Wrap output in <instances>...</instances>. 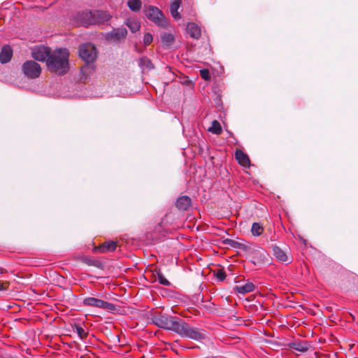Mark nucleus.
Here are the masks:
<instances>
[{"mask_svg": "<svg viewBox=\"0 0 358 358\" xmlns=\"http://www.w3.org/2000/svg\"><path fill=\"white\" fill-rule=\"evenodd\" d=\"M273 254L274 257L281 262H287L289 261L287 252L282 250L277 245H272Z\"/></svg>", "mask_w": 358, "mask_h": 358, "instance_id": "10", "label": "nucleus"}, {"mask_svg": "<svg viewBox=\"0 0 358 358\" xmlns=\"http://www.w3.org/2000/svg\"><path fill=\"white\" fill-rule=\"evenodd\" d=\"M255 254L259 258V260L263 261L266 256V252L263 249L257 250L255 252Z\"/></svg>", "mask_w": 358, "mask_h": 358, "instance_id": "30", "label": "nucleus"}, {"mask_svg": "<svg viewBox=\"0 0 358 358\" xmlns=\"http://www.w3.org/2000/svg\"><path fill=\"white\" fill-rule=\"evenodd\" d=\"M73 23L78 26L88 27L94 24L93 20V11H81L78 12L73 17Z\"/></svg>", "mask_w": 358, "mask_h": 358, "instance_id": "7", "label": "nucleus"}, {"mask_svg": "<svg viewBox=\"0 0 358 358\" xmlns=\"http://www.w3.org/2000/svg\"><path fill=\"white\" fill-rule=\"evenodd\" d=\"M126 24L133 33L138 31L141 27L140 23L137 20L133 19H129L127 21Z\"/></svg>", "mask_w": 358, "mask_h": 358, "instance_id": "22", "label": "nucleus"}, {"mask_svg": "<svg viewBox=\"0 0 358 358\" xmlns=\"http://www.w3.org/2000/svg\"><path fill=\"white\" fill-rule=\"evenodd\" d=\"M161 39L164 45L170 46L173 43L175 38L172 34L165 32L162 35Z\"/></svg>", "mask_w": 358, "mask_h": 358, "instance_id": "21", "label": "nucleus"}, {"mask_svg": "<svg viewBox=\"0 0 358 358\" xmlns=\"http://www.w3.org/2000/svg\"><path fill=\"white\" fill-rule=\"evenodd\" d=\"M181 0H175L173 1L170 6V12L172 17L175 20L180 19L181 16L180 13L178 12V9L180 7Z\"/></svg>", "mask_w": 358, "mask_h": 358, "instance_id": "17", "label": "nucleus"}, {"mask_svg": "<svg viewBox=\"0 0 358 358\" xmlns=\"http://www.w3.org/2000/svg\"><path fill=\"white\" fill-rule=\"evenodd\" d=\"M69 52L66 48L51 51L46 63L47 67L50 71L57 75H64L69 69Z\"/></svg>", "mask_w": 358, "mask_h": 358, "instance_id": "2", "label": "nucleus"}, {"mask_svg": "<svg viewBox=\"0 0 358 358\" xmlns=\"http://www.w3.org/2000/svg\"><path fill=\"white\" fill-rule=\"evenodd\" d=\"M153 40V37L151 34L147 33L143 36V43L145 46L149 45Z\"/></svg>", "mask_w": 358, "mask_h": 358, "instance_id": "28", "label": "nucleus"}, {"mask_svg": "<svg viewBox=\"0 0 358 358\" xmlns=\"http://www.w3.org/2000/svg\"><path fill=\"white\" fill-rule=\"evenodd\" d=\"M117 243L115 241H107L103 243L100 247L99 250L101 252L105 253L108 252L114 251L116 249Z\"/></svg>", "mask_w": 358, "mask_h": 358, "instance_id": "18", "label": "nucleus"}, {"mask_svg": "<svg viewBox=\"0 0 358 358\" xmlns=\"http://www.w3.org/2000/svg\"><path fill=\"white\" fill-rule=\"evenodd\" d=\"M13 51L9 45L3 46L0 52V62L2 64L8 62L11 59Z\"/></svg>", "mask_w": 358, "mask_h": 358, "instance_id": "14", "label": "nucleus"}, {"mask_svg": "<svg viewBox=\"0 0 358 358\" xmlns=\"http://www.w3.org/2000/svg\"><path fill=\"white\" fill-rule=\"evenodd\" d=\"M310 347V344L306 341L294 342L292 344V348L299 352H305Z\"/></svg>", "mask_w": 358, "mask_h": 358, "instance_id": "19", "label": "nucleus"}, {"mask_svg": "<svg viewBox=\"0 0 358 358\" xmlns=\"http://www.w3.org/2000/svg\"><path fill=\"white\" fill-rule=\"evenodd\" d=\"M80 57L87 63L93 62L97 56L96 48L92 43H85L80 46Z\"/></svg>", "mask_w": 358, "mask_h": 358, "instance_id": "6", "label": "nucleus"}, {"mask_svg": "<svg viewBox=\"0 0 358 358\" xmlns=\"http://www.w3.org/2000/svg\"><path fill=\"white\" fill-rule=\"evenodd\" d=\"M264 231V227L262 224L257 222L252 224L251 227V233L255 236H260Z\"/></svg>", "mask_w": 358, "mask_h": 358, "instance_id": "24", "label": "nucleus"}, {"mask_svg": "<svg viewBox=\"0 0 358 358\" xmlns=\"http://www.w3.org/2000/svg\"><path fill=\"white\" fill-rule=\"evenodd\" d=\"M7 289V287L4 285V283L0 281V291Z\"/></svg>", "mask_w": 358, "mask_h": 358, "instance_id": "33", "label": "nucleus"}, {"mask_svg": "<svg viewBox=\"0 0 358 358\" xmlns=\"http://www.w3.org/2000/svg\"><path fill=\"white\" fill-rule=\"evenodd\" d=\"M127 31L124 27H120L113 29L111 32L107 33L106 38L108 41L116 42L126 37Z\"/></svg>", "mask_w": 358, "mask_h": 358, "instance_id": "9", "label": "nucleus"}, {"mask_svg": "<svg viewBox=\"0 0 358 358\" xmlns=\"http://www.w3.org/2000/svg\"><path fill=\"white\" fill-rule=\"evenodd\" d=\"M75 329H76V331L78 334V336L81 339H84L85 338L87 337V334L85 332L84 329L82 327H80V325H76Z\"/></svg>", "mask_w": 358, "mask_h": 358, "instance_id": "26", "label": "nucleus"}, {"mask_svg": "<svg viewBox=\"0 0 358 358\" xmlns=\"http://www.w3.org/2000/svg\"><path fill=\"white\" fill-rule=\"evenodd\" d=\"M153 322L160 328L171 330L182 336L192 339L199 340L203 336L201 333L192 329L187 323L180 318L161 315L155 317Z\"/></svg>", "mask_w": 358, "mask_h": 358, "instance_id": "1", "label": "nucleus"}, {"mask_svg": "<svg viewBox=\"0 0 358 358\" xmlns=\"http://www.w3.org/2000/svg\"><path fill=\"white\" fill-rule=\"evenodd\" d=\"M208 130L217 135L220 134L222 131L220 123L217 120L213 121L211 127H210Z\"/></svg>", "mask_w": 358, "mask_h": 358, "instance_id": "23", "label": "nucleus"}, {"mask_svg": "<svg viewBox=\"0 0 358 358\" xmlns=\"http://www.w3.org/2000/svg\"><path fill=\"white\" fill-rule=\"evenodd\" d=\"M235 157L241 166H248L250 165V159L248 156L242 150H237L235 152Z\"/></svg>", "mask_w": 358, "mask_h": 358, "instance_id": "16", "label": "nucleus"}, {"mask_svg": "<svg viewBox=\"0 0 358 358\" xmlns=\"http://www.w3.org/2000/svg\"><path fill=\"white\" fill-rule=\"evenodd\" d=\"M127 5L132 11L137 12L141 9L142 3L141 0H129Z\"/></svg>", "mask_w": 358, "mask_h": 358, "instance_id": "25", "label": "nucleus"}, {"mask_svg": "<svg viewBox=\"0 0 358 358\" xmlns=\"http://www.w3.org/2000/svg\"><path fill=\"white\" fill-rule=\"evenodd\" d=\"M224 243L230 245L231 247H236V245H238L236 241L231 239H226Z\"/></svg>", "mask_w": 358, "mask_h": 358, "instance_id": "32", "label": "nucleus"}, {"mask_svg": "<svg viewBox=\"0 0 358 358\" xmlns=\"http://www.w3.org/2000/svg\"><path fill=\"white\" fill-rule=\"evenodd\" d=\"M192 200L187 196H180L176 203V208L180 210H187L191 206Z\"/></svg>", "mask_w": 358, "mask_h": 358, "instance_id": "12", "label": "nucleus"}, {"mask_svg": "<svg viewBox=\"0 0 358 358\" xmlns=\"http://www.w3.org/2000/svg\"><path fill=\"white\" fill-rule=\"evenodd\" d=\"M187 32L193 38L198 39L201 34L200 27L195 23L191 22L187 24Z\"/></svg>", "mask_w": 358, "mask_h": 358, "instance_id": "13", "label": "nucleus"}, {"mask_svg": "<svg viewBox=\"0 0 358 358\" xmlns=\"http://www.w3.org/2000/svg\"><path fill=\"white\" fill-rule=\"evenodd\" d=\"M111 16L109 13L101 10L93 11V20L94 24H103L110 19Z\"/></svg>", "mask_w": 358, "mask_h": 358, "instance_id": "11", "label": "nucleus"}, {"mask_svg": "<svg viewBox=\"0 0 358 358\" xmlns=\"http://www.w3.org/2000/svg\"><path fill=\"white\" fill-rule=\"evenodd\" d=\"M255 287L252 282H248L243 285H237L234 288L235 292L244 294L254 291Z\"/></svg>", "mask_w": 358, "mask_h": 358, "instance_id": "15", "label": "nucleus"}, {"mask_svg": "<svg viewBox=\"0 0 358 358\" xmlns=\"http://www.w3.org/2000/svg\"><path fill=\"white\" fill-rule=\"evenodd\" d=\"M50 53L51 50L49 48L45 46H39L32 50L31 56L36 60L40 62H45L47 63Z\"/></svg>", "mask_w": 358, "mask_h": 358, "instance_id": "8", "label": "nucleus"}, {"mask_svg": "<svg viewBox=\"0 0 358 358\" xmlns=\"http://www.w3.org/2000/svg\"><path fill=\"white\" fill-rule=\"evenodd\" d=\"M22 70L24 75L31 79L38 78L41 73V66L33 60L25 62L22 66Z\"/></svg>", "mask_w": 358, "mask_h": 358, "instance_id": "5", "label": "nucleus"}, {"mask_svg": "<svg viewBox=\"0 0 358 358\" xmlns=\"http://www.w3.org/2000/svg\"><path fill=\"white\" fill-rule=\"evenodd\" d=\"M83 303L85 306L101 308L109 311H114L116 309L115 304L92 296L85 297Z\"/></svg>", "mask_w": 358, "mask_h": 358, "instance_id": "4", "label": "nucleus"}, {"mask_svg": "<svg viewBox=\"0 0 358 358\" xmlns=\"http://www.w3.org/2000/svg\"><path fill=\"white\" fill-rule=\"evenodd\" d=\"M200 76L205 80H208L210 78V72L208 69L200 70Z\"/></svg>", "mask_w": 358, "mask_h": 358, "instance_id": "29", "label": "nucleus"}, {"mask_svg": "<svg viewBox=\"0 0 358 358\" xmlns=\"http://www.w3.org/2000/svg\"><path fill=\"white\" fill-rule=\"evenodd\" d=\"M145 13L146 17L158 27L165 28L168 25L163 13L157 7L149 6Z\"/></svg>", "mask_w": 358, "mask_h": 358, "instance_id": "3", "label": "nucleus"}, {"mask_svg": "<svg viewBox=\"0 0 358 358\" xmlns=\"http://www.w3.org/2000/svg\"><path fill=\"white\" fill-rule=\"evenodd\" d=\"M157 279L159 282L162 285L169 286L170 285V282L162 273L157 274Z\"/></svg>", "mask_w": 358, "mask_h": 358, "instance_id": "27", "label": "nucleus"}, {"mask_svg": "<svg viewBox=\"0 0 358 358\" xmlns=\"http://www.w3.org/2000/svg\"><path fill=\"white\" fill-rule=\"evenodd\" d=\"M215 275L220 281H223L227 276L225 272L221 269L217 270Z\"/></svg>", "mask_w": 358, "mask_h": 358, "instance_id": "31", "label": "nucleus"}, {"mask_svg": "<svg viewBox=\"0 0 358 358\" xmlns=\"http://www.w3.org/2000/svg\"><path fill=\"white\" fill-rule=\"evenodd\" d=\"M139 66L143 70L148 69L151 70L154 68V66L151 60L145 57H143L139 60Z\"/></svg>", "mask_w": 358, "mask_h": 358, "instance_id": "20", "label": "nucleus"}]
</instances>
